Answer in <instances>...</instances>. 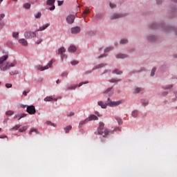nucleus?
Wrapping results in <instances>:
<instances>
[{"mask_svg": "<svg viewBox=\"0 0 177 177\" xmlns=\"http://www.w3.org/2000/svg\"><path fill=\"white\" fill-rule=\"evenodd\" d=\"M8 60V55H4L0 57V70L5 71V70H9L10 67H15V63L10 64L6 62Z\"/></svg>", "mask_w": 177, "mask_h": 177, "instance_id": "obj_1", "label": "nucleus"}, {"mask_svg": "<svg viewBox=\"0 0 177 177\" xmlns=\"http://www.w3.org/2000/svg\"><path fill=\"white\" fill-rule=\"evenodd\" d=\"M122 103V101H117V102H113L110 98H108L107 102L105 104H103V102L99 101L97 102L98 106H100L102 109H106L107 106H109L110 107H115L116 106H119V104H121Z\"/></svg>", "mask_w": 177, "mask_h": 177, "instance_id": "obj_2", "label": "nucleus"}, {"mask_svg": "<svg viewBox=\"0 0 177 177\" xmlns=\"http://www.w3.org/2000/svg\"><path fill=\"white\" fill-rule=\"evenodd\" d=\"M49 27V24H46V25L40 27L39 29H37L35 32H31V31H27L24 32V37L27 39H30V38H35L37 37V31H44V30H46V28H48Z\"/></svg>", "mask_w": 177, "mask_h": 177, "instance_id": "obj_3", "label": "nucleus"}, {"mask_svg": "<svg viewBox=\"0 0 177 177\" xmlns=\"http://www.w3.org/2000/svg\"><path fill=\"white\" fill-rule=\"evenodd\" d=\"M103 133L105 135V136H107L110 132L109 131V129L106 128H104V123L102 122H100V125L97 128V134L98 135H103Z\"/></svg>", "mask_w": 177, "mask_h": 177, "instance_id": "obj_4", "label": "nucleus"}, {"mask_svg": "<svg viewBox=\"0 0 177 177\" xmlns=\"http://www.w3.org/2000/svg\"><path fill=\"white\" fill-rule=\"evenodd\" d=\"M97 120V116L95 115H91L88 118H86V120L80 122L79 127H82V125H84V124H86L89 121H93V120Z\"/></svg>", "mask_w": 177, "mask_h": 177, "instance_id": "obj_5", "label": "nucleus"}, {"mask_svg": "<svg viewBox=\"0 0 177 177\" xmlns=\"http://www.w3.org/2000/svg\"><path fill=\"white\" fill-rule=\"evenodd\" d=\"M53 64V59H51L47 66L42 67V66L38 65L36 66V68L37 70H40L41 71H44V70H48V68L52 67Z\"/></svg>", "mask_w": 177, "mask_h": 177, "instance_id": "obj_6", "label": "nucleus"}, {"mask_svg": "<svg viewBox=\"0 0 177 177\" xmlns=\"http://www.w3.org/2000/svg\"><path fill=\"white\" fill-rule=\"evenodd\" d=\"M84 84H89V82L88 81H86L84 82H80L79 84V85H77V84H73L71 86H69L66 88V91H74V89H75L77 86L80 87V86H82V85H84Z\"/></svg>", "mask_w": 177, "mask_h": 177, "instance_id": "obj_7", "label": "nucleus"}, {"mask_svg": "<svg viewBox=\"0 0 177 177\" xmlns=\"http://www.w3.org/2000/svg\"><path fill=\"white\" fill-rule=\"evenodd\" d=\"M26 111L30 115L37 113V110L35 109V106L34 105L28 106L26 108Z\"/></svg>", "mask_w": 177, "mask_h": 177, "instance_id": "obj_8", "label": "nucleus"}, {"mask_svg": "<svg viewBox=\"0 0 177 177\" xmlns=\"http://www.w3.org/2000/svg\"><path fill=\"white\" fill-rule=\"evenodd\" d=\"M55 2H56V0H47L46 5L51 6L49 8V10H55V9H56V7L55 6Z\"/></svg>", "mask_w": 177, "mask_h": 177, "instance_id": "obj_9", "label": "nucleus"}, {"mask_svg": "<svg viewBox=\"0 0 177 177\" xmlns=\"http://www.w3.org/2000/svg\"><path fill=\"white\" fill-rule=\"evenodd\" d=\"M64 52H66V48H64V47H62L59 49L58 50V53L59 55H61V59L62 60H63V59H67V55H64L63 53H64Z\"/></svg>", "mask_w": 177, "mask_h": 177, "instance_id": "obj_10", "label": "nucleus"}, {"mask_svg": "<svg viewBox=\"0 0 177 177\" xmlns=\"http://www.w3.org/2000/svg\"><path fill=\"white\" fill-rule=\"evenodd\" d=\"M74 20H75V16L74 15H68L66 17V21L68 24H73L74 23Z\"/></svg>", "mask_w": 177, "mask_h": 177, "instance_id": "obj_11", "label": "nucleus"}, {"mask_svg": "<svg viewBox=\"0 0 177 177\" xmlns=\"http://www.w3.org/2000/svg\"><path fill=\"white\" fill-rule=\"evenodd\" d=\"M81 28L76 26L71 28V33L72 34H78V32H80Z\"/></svg>", "mask_w": 177, "mask_h": 177, "instance_id": "obj_12", "label": "nucleus"}, {"mask_svg": "<svg viewBox=\"0 0 177 177\" xmlns=\"http://www.w3.org/2000/svg\"><path fill=\"white\" fill-rule=\"evenodd\" d=\"M18 42L23 46H27V45H28V42L27 41V40H26V39H19L18 40Z\"/></svg>", "mask_w": 177, "mask_h": 177, "instance_id": "obj_13", "label": "nucleus"}, {"mask_svg": "<svg viewBox=\"0 0 177 177\" xmlns=\"http://www.w3.org/2000/svg\"><path fill=\"white\" fill-rule=\"evenodd\" d=\"M124 15L122 14H117V13H115V14H113L111 16V19L113 20L114 19H120V17H123Z\"/></svg>", "mask_w": 177, "mask_h": 177, "instance_id": "obj_14", "label": "nucleus"}, {"mask_svg": "<svg viewBox=\"0 0 177 177\" xmlns=\"http://www.w3.org/2000/svg\"><path fill=\"white\" fill-rule=\"evenodd\" d=\"M26 115H27L26 113L18 114L14 116V119L18 118V121H20V120H21V118H24Z\"/></svg>", "mask_w": 177, "mask_h": 177, "instance_id": "obj_15", "label": "nucleus"}, {"mask_svg": "<svg viewBox=\"0 0 177 177\" xmlns=\"http://www.w3.org/2000/svg\"><path fill=\"white\" fill-rule=\"evenodd\" d=\"M75 50H77V47H75V46H71L68 49V51L70 53H74Z\"/></svg>", "mask_w": 177, "mask_h": 177, "instance_id": "obj_16", "label": "nucleus"}, {"mask_svg": "<svg viewBox=\"0 0 177 177\" xmlns=\"http://www.w3.org/2000/svg\"><path fill=\"white\" fill-rule=\"evenodd\" d=\"M128 57V55L124 54H118L116 55L117 59H125Z\"/></svg>", "mask_w": 177, "mask_h": 177, "instance_id": "obj_17", "label": "nucleus"}, {"mask_svg": "<svg viewBox=\"0 0 177 177\" xmlns=\"http://www.w3.org/2000/svg\"><path fill=\"white\" fill-rule=\"evenodd\" d=\"M104 93H108L109 95H113V88H109Z\"/></svg>", "mask_w": 177, "mask_h": 177, "instance_id": "obj_18", "label": "nucleus"}, {"mask_svg": "<svg viewBox=\"0 0 177 177\" xmlns=\"http://www.w3.org/2000/svg\"><path fill=\"white\" fill-rule=\"evenodd\" d=\"M27 129H28V127L24 126L23 127L19 129V132H26Z\"/></svg>", "mask_w": 177, "mask_h": 177, "instance_id": "obj_19", "label": "nucleus"}, {"mask_svg": "<svg viewBox=\"0 0 177 177\" xmlns=\"http://www.w3.org/2000/svg\"><path fill=\"white\" fill-rule=\"evenodd\" d=\"M12 37L15 38V39H19V32H12Z\"/></svg>", "mask_w": 177, "mask_h": 177, "instance_id": "obj_20", "label": "nucleus"}, {"mask_svg": "<svg viewBox=\"0 0 177 177\" xmlns=\"http://www.w3.org/2000/svg\"><path fill=\"white\" fill-rule=\"evenodd\" d=\"M21 127V125H15L14 127H12L10 131H19V128Z\"/></svg>", "mask_w": 177, "mask_h": 177, "instance_id": "obj_21", "label": "nucleus"}, {"mask_svg": "<svg viewBox=\"0 0 177 177\" xmlns=\"http://www.w3.org/2000/svg\"><path fill=\"white\" fill-rule=\"evenodd\" d=\"M72 128H73V127H72L71 125L66 127L64 129L66 133H68V132H70V131H71V129H72Z\"/></svg>", "mask_w": 177, "mask_h": 177, "instance_id": "obj_22", "label": "nucleus"}, {"mask_svg": "<svg viewBox=\"0 0 177 177\" xmlns=\"http://www.w3.org/2000/svg\"><path fill=\"white\" fill-rule=\"evenodd\" d=\"M113 74H118V75H120V74H122V72L121 71H118V69H115L113 71Z\"/></svg>", "mask_w": 177, "mask_h": 177, "instance_id": "obj_23", "label": "nucleus"}, {"mask_svg": "<svg viewBox=\"0 0 177 177\" xmlns=\"http://www.w3.org/2000/svg\"><path fill=\"white\" fill-rule=\"evenodd\" d=\"M138 114H139V112H138V111H133L132 112V117H133L134 118H136Z\"/></svg>", "mask_w": 177, "mask_h": 177, "instance_id": "obj_24", "label": "nucleus"}, {"mask_svg": "<svg viewBox=\"0 0 177 177\" xmlns=\"http://www.w3.org/2000/svg\"><path fill=\"white\" fill-rule=\"evenodd\" d=\"M24 8L25 9H30V8H31V4L26 3L25 4H24Z\"/></svg>", "mask_w": 177, "mask_h": 177, "instance_id": "obj_25", "label": "nucleus"}, {"mask_svg": "<svg viewBox=\"0 0 177 177\" xmlns=\"http://www.w3.org/2000/svg\"><path fill=\"white\" fill-rule=\"evenodd\" d=\"M53 100V98L52 97H46L44 98V102H50Z\"/></svg>", "mask_w": 177, "mask_h": 177, "instance_id": "obj_26", "label": "nucleus"}, {"mask_svg": "<svg viewBox=\"0 0 177 177\" xmlns=\"http://www.w3.org/2000/svg\"><path fill=\"white\" fill-rule=\"evenodd\" d=\"M32 132L38 133V130H37V129H32L29 132V135H32Z\"/></svg>", "mask_w": 177, "mask_h": 177, "instance_id": "obj_27", "label": "nucleus"}, {"mask_svg": "<svg viewBox=\"0 0 177 177\" xmlns=\"http://www.w3.org/2000/svg\"><path fill=\"white\" fill-rule=\"evenodd\" d=\"M141 103L142 104L143 106H147V104H149V102H147V100H142Z\"/></svg>", "mask_w": 177, "mask_h": 177, "instance_id": "obj_28", "label": "nucleus"}, {"mask_svg": "<svg viewBox=\"0 0 177 177\" xmlns=\"http://www.w3.org/2000/svg\"><path fill=\"white\" fill-rule=\"evenodd\" d=\"M27 93H30V88H27L23 92L24 96H27Z\"/></svg>", "mask_w": 177, "mask_h": 177, "instance_id": "obj_29", "label": "nucleus"}, {"mask_svg": "<svg viewBox=\"0 0 177 177\" xmlns=\"http://www.w3.org/2000/svg\"><path fill=\"white\" fill-rule=\"evenodd\" d=\"M115 120H117V121H118L119 125H122V120H121V118H118V117H116V118H115Z\"/></svg>", "mask_w": 177, "mask_h": 177, "instance_id": "obj_30", "label": "nucleus"}, {"mask_svg": "<svg viewBox=\"0 0 177 177\" xmlns=\"http://www.w3.org/2000/svg\"><path fill=\"white\" fill-rule=\"evenodd\" d=\"M10 74L11 75H17V74H19V71H11V72H10Z\"/></svg>", "mask_w": 177, "mask_h": 177, "instance_id": "obj_31", "label": "nucleus"}, {"mask_svg": "<svg viewBox=\"0 0 177 177\" xmlns=\"http://www.w3.org/2000/svg\"><path fill=\"white\" fill-rule=\"evenodd\" d=\"M104 66H106V64H100L97 65V66H95V68H102V67H104Z\"/></svg>", "mask_w": 177, "mask_h": 177, "instance_id": "obj_32", "label": "nucleus"}, {"mask_svg": "<svg viewBox=\"0 0 177 177\" xmlns=\"http://www.w3.org/2000/svg\"><path fill=\"white\" fill-rule=\"evenodd\" d=\"M120 81H121V80H115V79H111L109 82H112V83H114V82H120Z\"/></svg>", "mask_w": 177, "mask_h": 177, "instance_id": "obj_33", "label": "nucleus"}, {"mask_svg": "<svg viewBox=\"0 0 177 177\" xmlns=\"http://www.w3.org/2000/svg\"><path fill=\"white\" fill-rule=\"evenodd\" d=\"M73 115H74V112H68L66 113L67 117H73Z\"/></svg>", "mask_w": 177, "mask_h": 177, "instance_id": "obj_34", "label": "nucleus"}, {"mask_svg": "<svg viewBox=\"0 0 177 177\" xmlns=\"http://www.w3.org/2000/svg\"><path fill=\"white\" fill-rule=\"evenodd\" d=\"M13 111H8L6 112V115H13Z\"/></svg>", "mask_w": 177, "mask_h": 177, "instance_id": "obj_35", "label": "nucleus"}, {"mask_svg": "<svg viewBox=\"0 0 177 177\" xmlns=\"http://www.w3.org/2000/svg\"><path fill=\"white\" fill-rule=\"evenodd\" d=\"M156 68H153V69H152V71L151 72V77H154V74L156 73Z\"/></svg>", "mask_w": 177, "mask_h": 177, "instance_id": "obj_36", "label": "nucleus"}, {"mask_svg": "<svg viewBox=\"0 0 177 177\" xmlns=\"http://www.w3.org/2000/svg\"><path fill=\"white\" fill-rule=\"evenodd\" d=\"M35 19H40L41 18V12H37L35 15Z\"/></svg>", "mask_w": 177, "mask_h": 177, "instance_id": "obj_37", "label": "nucleus"}, {"mask_svg": "<svg viewBox=\"0 0 177 177\" xmlns=\"http://www.w3.org/2000/svg\"><path fill=\"white\" fill-rule=\"evenodd\" d=\"M140 91H142V89L140 88H136L134 91V93H139V92H140Z\"/></svg>", "mask_w": 177, "mask_h": 177, "instance_id": "obj_38", "label": "nucleus"}, {"mask_svg": "<svg viewBox=\"0 0 177 177\" xmlns=\"http://www.w3.org/2000/svg\"><path fill=\"white\" fill-rule=\"evenodd\" d=\"M128 40L127 39H123L120 41V44H127Z\"/></svg>", "mask_w": 177, "mask_h": 177, "instance_id": "obj_39", "label": "nucleus"}, {"mask_svg": "<svg viewBox=\"0 0 177 177\" xmlns=\"http://www.w3.org/2000/svg\"><path fill=\"white\" fill-rule=\"evenodd\" d=\"M89 13H91V11L89 10H85L83 12V15H89Z\"/></svg>", "mask_w": 177, "mask_h": 177, "instance_id": "obj_40", "label": "nucleus"}, {"mask_svg": "<svg viewBox=\"0 0 177 177\" xmlns=\"http://www.w3.org/2000/svg\"><path fill=\"white\" fill-rule=\"evenodd\" d=\"M35 42L37 45H39L42 42V39H38Z\"/></svg>", "mask_w": 177, "mask_h": 177, "instance_id": "obj_41", "label": "nucleus"}, {"mask_svg": "<svg viewBox=\"0 0 177 177\" xmlns=\"http://www.w3.org/2000/svg\"><path fill=\"white\" fill-rule=\"evenodd\" d=\"M57 3H58V6H62V5H63V3H64V1H57Z\"/></svg>", "mask_w": 177, "mask_h": 177, "instance_id": "obj_42", "label": "nucleus"}, {"mask_svg": "<svg viewBox=\"0 0 177 177\" xmlns=\"http://www.w3.org/2000/svg\"><path fill=\"white\" fill-rule=\"evenodd\" d=\"M6 88H12V84L10 83L6 84Z\"/></svg>", "mask_w": 177, "mask_h": 177, "instance_id": "obj_43", "label": "nucleus"}, {"mask_svg": "<svg viewBox=\"0 0 177 177\" xmlns=\"http://www.w3.org/2000/svg\"><path fill=\"white\" fill-rule=\"evenodd\" d=\"M111 50V47H108L104 50L105 53L110 52Z\"/></svg>", "mask_w": 177, "mask_h": 177, "instance_id": "obj_44", "label": "nucleus"}, {"mask_svg": "<svg viewBox=\"0 0 177 177\" xmlns=\"http://www.w3.org/2000/svg\"><path fill=\"white\" fill-rule=\"evenodd\" d=\"M77 64H78V61H73V62H71L72 66H75V65Z\"/></svg>", "mask_w": 177, "mask_h": 177, "instance_id": "obj_45", "label": "nucleus"}, {"mask_svg": "<svg viewBox=\"0 0 177 177\" xmlns=\"http://www.w3.org/2000/svg\"><path fill=\"white\" fill-rule=\"evenodd\" d=\"M68 74L66 72H64L61 75V77H67Z\"/></svg>", "mask_w": 177, "mask_h": 177, "instance_id": "obj_46", "label": "nucleus"}, {"mask_svg": "<svg viewBox=\"0 0 177 177\" xmlns=\"http://www.w3.org/2000/svg\"><path fill=\"white\" fill-rule=\"evenodd\" d=\"M4 26H5V24L0 22V30H2Z\"/></svg>", "mask_w": 177, "mask_h": 177, "instance_id": "obj_47", "label": "nucleus"}, {"mask_svg": "<svg viewBox=\"0 0 177 177\" xmlns=\"http://www.w3.org/2000/svg\"><path fill=\"white\" fill-rule=\"evenodd\" d=\"M174 85L171 84L169 86L165 88V89H171V88H173Z\"/></svg>", "mask_w": 177, "mask_h": 177, "instance_id": "obj_48", "label": "nucleus"}, {"mask_svg": "<svg viewBox=\"0 0 177 177\" xmlns=\"http://www.w3.org/2000/svg\"><path fill=\"white\" fill-rule=\"evenodd\" d=\"M110 7L113 9V8H115V5L113 3H110Z\"/></svg>", "mask_w": 177, "mask_h": 177, "instance_id": "obj_49", "label": "nucleus"}, {"mask_svg": "<svg viewBox=\"0 0 177 177\" xmlns=\"http://www.w3.org/2000/svg\"><path fill=\"white\" fill-rule=\"evenodd\" d=\"M5 17V14L0 15V20L3 19Z\"/></svg>", "mask_w": 177, "mask_h": 177, "instance_id": "obj_50", "label": "nucleus"}, {"mask_svg": "<svg viewBox=\"0 0 177 177\" xmlns=\"http://www.w3.org/2000/svg\"><path fill=\"white\" fill-rule=\"evenodd\" d=\"M5 138H8V137L5 135L0 136V139H5Z\"/></svg>", "mask_w": 177, "mask_h": 177, "instance_id": "obj_51", "label": "nucleus"}, {"mask_svg": "<svg viewBox=\"0 0 177 177\" xmlns=\"http://www.w3.org/2000/svg\"><path fill=\"white\" fill-rule=\"evenodd\" d=\"M150 39V41H154V39H156V37L151 36V39Z\"/></svg>", "mask_w": 177, "mask_h": 177, "instance_id": "obj_52", "label": "nucleus"}, {"mask_svg": "<svg viewBox=\"0 0 177 177\" xmlns=\"http://www.w3.org/2000/svg\"><path fill=\"white\" fill-rule=\"evenodd\" d=\"M102 57H106V55H102L98 57V59H102Z\"/></svg>", "mask_w": 177, "mask_h": 177, "instance_id": "obj_53", "label": "nucleus"}, {"mask_svg": "<svg viewBox=\"0 0 177 177\" xmlns=\"http://www.w3.org/2000/svg\"><path fill=\"white\" fill-rule=\"evenodd\" d=\"M156 2L158 3V5H160V3H161V2H162V0H156Z\"/></svg>", "mask_w": 177, "mask_h": 177, "instance_id": "obj_54", "label": "nucleus"}, {"mask_svg": "<svg viewBox=\"0 0 177 177\" xmlns=\"http://www.w3.org/2000/svg\"><path fill=\"white\" fill-rule=\"evenodd\" d=\"M47 124H48V125H53V127H55V124H53V123H52V122H47Z\"/></svg>", "mask_w": 177, "mask_h": 177, "instance_id": "obj_55", "label": "nucleus"}, {"mask_svg": "<svg viewBox=\"0 0 177 177\" xmlns=\"http://www.w3.org/2000/svg\"><path fill=\"white\" fill-rule=\"evenodd\" d=\"M95 114H96V115H97L98 117H102V115H99V112L95 111Z\"/></svg>", "mask_w": 177, "mask_h": 177, "instance_id": "obj_56", "label": "nucleus"}, {"mask_svg": "<svg viewBox=\"0 0 177 177\" xmlns=\"http://www.w3.org/2000/svg\"><path fill=\"white\" fill-rule=\"evenodd\" d=\"M114 131H121V129H120L119 127H116L115 128Z\"/></svg>", "mask_w": 177, "mask_h": 177, "instance_id": "obj_57", "label": "nucleus"}, {"mask_svg": "<svg viewBox=\"0 0 177 177\" xmlns=\"http://www.w3.org/2000/svg\"><path fill=\"white\" fill-rule=\"evenodd\" d=\"M162 95L164 96H165V95H168V92L165 91V92L162 93Z\"/></svg>", "mask_w": 177, "mask_h": 177, "instance_id": "obj_58", "label": "nucleus"}, {"mask_svg": "<svg viewBox=\"0 0 177 177\" xmlns=\"http://www.w3.org/2000/svg\"><path fill=\"white\" fill-rule=\"evenodd\" d=\"M57 84H60V80H57L56 82Z\"/></svg>", "mask_w": 177, "mask_h": 177, "instance_id": "obj_59", "label": "nucleus"}, {"mask_svg": "<svg viewBox=\"0 0 177 177\" xmlns=\"http://www.w3.org/2000/svg\"><path fill=\"white\" fill-rule=\"evenodd\" d=\"M53 100H55L56 102V100H57V98H53Z\"/></svg>", "mask_w": 177, "mask_h": 177, "instance_id": "obj_60", "label": "nucleus"}, {"mask_svg": "<svg viewBox=\"0 0 177 177\" xmlns=\"http://www.w3.org/2000/svg\"><path fill=\"white\" fill-rule=\"evenodd\" d=\"M8 121V119H6L5 120H4V122H6Z\"/></svg>", "mask_w": 177, "mask_h": 177, "instance_id": "obj_61", "label": "nucleus"}, {"mask_svg": "<svg viewBox=\"0 0 177 177\" xmlns=\"http://www.w3.org/2000/svg\"><path fill=\"white\" fill-rule=\"evenodd\" d=\"M174 57H177V55H174Z\"/></svg>", "mask_w": 177, "mask_h": 177, "instance_id": "obj_62", "label": "nucleus"}, {"mask_svg": "<svg viewBox=\"0 0 177 177\" xmlns=\"http://www.w3.org/2000/svg\"><path fill=\"white\" fill-rule=\"evenodd\" d=\"M2 1H3V0H0V3L2 2Z\"/></svg>", "mask_w": 177, "mask_h": 177, "instance_id": "obj_63", "label": "nucleus"}, {"mask_svg": "<svg viewBox=\"0 0 177 177\" xmlns=\"http://www.w3.org/2000/svg\"><path fill=\"white\" fill-rule=\"evenodd\" d=\"M14 2H16V1H17V0H12Z\"/></svg>", "mask_w": 177, "mask_h": 177, "instance_id": "obj_64", "label": "nucleus"}]
</instances>
